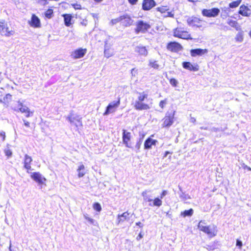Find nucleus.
Instances as JSON below:
<instances>
[{
    "mask_svg": "<svg viewBox=\"0 0 251 251\" xmlns=\"http://www.w3.org/2000/svg\"><path fill=\"white\" fill-rule=\"evenodd\" d=\"M107 43H105V45L104 46V56L106 58H109L110 57L112 56L113 55V53L110 51L109 49H108V47L107 46Z\"/></svg>",
    "mask_w": 251,
    "mask_h": 251,
    "instance_id": "32",
    "label": "nucleus"
},
{
    "mask_svg": "<svg viewBox=\"0 0 251 251\" xmlns=\"http://www.w3.org/2000/svg\"><path fill=\"white\" fill-rule=\"evenodd\" d=\"M65 24L66 26H69L71 24V20L72 16L69 14H66L64 15Z\"/></svg>",
    "mask_w": 251,
    "mask_h": 251,
    "instance_id": "30",
    "label": "nucleus"
},
{
    "mask_svg": "<svg viewBox=\"0 0 251 251\" xmlns=\"http://www.w3.org/2000/svg\"><path fill=\"white\" fill-rule=\"evenodd\" d=\"M180 197L182 199L183 201H186L191 199L190 197L188 195L185 194L182 192H181V194H180Z\"/></svg>",
    "mask_w": 251,
    "mask_h": 251,
    "instance_id": "40",
    "label": "nucleus"
},
{
    "mask_svg": "<svg viewBox=\"0 0 251 251\" xmlns=\"http://www.w3.org/2000/svg\"><path fill=\"white\" fill-rule=\"evenodd\" d=\"M0 136L2 137V140L4 141L5 138V133L4 131H1L0 132Z\"/></svg>",
    "mask_w": 251,
    "mask_h": 251,
    "instance_id": "50",
    "label": "nucleus"
},
{
    "mask_svg": "<svg viewBox=\"0 0 251 251\" xmlns=\"http://www.w3.org/2000/svg\"><path fill=\"white\" fill-rule=\"evenodd\" d=\"M227 24L230 26L235 28L237 30L240 29V26L237 21L232 19H228L227 20Z\"/></svg>",
    "mask_w": 251,
    "mask_h": 251,
    "instance_id": "25",
    "label": "nucleus"
},
{
    "mask_svg": "<svg viewBox=\"0 0 251 251\" xmlns=\"http://www.w3.org/2000/svg\"><path fill=\"white\" fill-rule=\"evenodd\" d=\"M150 192V191L145 190L142 193L141 195L143 197L144 200L146 201L151 202L153 201L151 196L149 195V192Z\"/></svg>",
    "mask_w": 251,
    "mask_h": 251,
    "instance_id": "28",
    "label": "nucleus"
},
{
    "mask_svg": "<svg viewBox=\"0 0 251 251\" xmlns=\"http://www.w3.org/2000/svg\"><path fill=\"white\" fill-rule=\"evenodd\" d=\"M156 141L155 140H153L150 138H148L145 142L144 147L146 149H150L152 145H155V142Z\"/></svg>",
    "mask_w": 251,
    "mask_h": 251,
    "instance_id": "26",
    "label": "nucleus"
},
{
    "mask_svg": "<svg viewBox=\"0 0 251 251\" xmlns=\"http://www.w3.org/2000/svg\"><path fill=\"white\" fill-rule=\"evenodd\" d=\"M48 12V13L47 14L51 13V10H49Z\"/></svg>",
    "mask_w": 251,
    "mask_h": 251,
    "instance_id": "64",
    "label": "nucleus"
},
{
    "mask_svg": "<svg viewBox=\"0 0 251 251\" xmlns=\"http://www.w3.org/2000/svg\"><path fill=\"white\" fill-rule=\"evenodd\" d=\"M167 194V191L166 190H164L161 194V196H160V198L161 199H162L165 196H166V195Z\"/></svg>",
    "mask_w": 251,
    "mask_h": 251,
    "instance_id": "52",
    "label": "nucleus"
},
{
    "mask_svg": "<svg viewBox=\"0 0 251 251\" xmlns=\"http://www.w3.org/2000/svg\"><path fill=\"white\" fill-rule=\"evenodd\" d=\"M198 228L200 230L208 234L210 237H214L217 234L216 226H213V228H211L210 226H206L205 223L202 221L199 223Z\"/></svg>",
    "mask_w": 251,
    "mask_h": 251,
    "instance_id": "2",
    "label": "nucleus"
},
{
    "mask_svg": "<svg viewBox=\"0 0 251 251\" xmlns=\"http://www.w3.org/2000/svg\"><path fill=\"white\" fill-rule=\"evenodd\" d=\"M220 13V10L217 8H214L210 9H203L202 11V14L204 16L208 17H215Z\"/></svg>",
    "mask_w": 251,
    "mask_h": 251,
    "instance_id": "12",
    "label": "nucleus"
},
{
    "mask_svg": "<svg viewBox=\"0 0 251 251\" xmlns=\"http://www.w3.org/2000/svg\"><path fill=\"white\" fill-rule=\"evenodd\" d=\"M182 65L184 68L190 71H197L199 70V66L198 65H193L189 62H183Z\"/></svg>",
    "mask_w": 251,
    "mask_h": 251,
    "instance_id": "19",
    "label": "nucleus"
},
{
    "mask_svg": "<svg viewBox=\"0 0 251 251\" xmlns=\"http://www.w3.org/2000/svg\"><path fill=\"white\" fill-rule=\"evenodd\" d=\"M129 220V213L127 212L123 213L121 215H118L117 218L118 224L123 222L126 220Z\"/></svg>",
    "mask_w": 251,
    "mask_h": 251,
    "instance_id": "23",
    "label": "nucleus"
},
{
    "mask_svg": "<svg viewBox=\"0 0 251 251\" xmlns=\"http://www.w3.org/2000/svg\"><path fill=\"white\" fill-rule=\"evenodd\" d=\"M87 21H83L82 22H81V24L83 25H86L87 24Z\"/></svg>",
    "mask_w": 251,
    "mask_h": 251,
    "instance_id": "60",
    "label": "nucleus"
},
{
    "mask_svg": "<svg viewBox=\"0 0 251 251\" xmlns=\"http://www.w3.org/2000/svg\"><path fill=\"white\" fill-rule=\"evenodd\" d=\"M93 209L98 211V212H100L101 210V205L100 204L98 203V202H95L93 204Z\"/></svg>",
    "mask_w": 251,
    "mask_h": 251,
    "instance_id": "35",
    "label": "nucleus"
},
{
    "mask_svg": "<svg viewBox=\"0 0 251 251\" xmlns=\"http://www.w3.org/2000/svg\"><path fill=\"white\" fill-rule=\"evenodd\" d=\"M153 203L152 204L151 203H149L150 206H156L158 207L162 205V201L161 199L159 198H155L153 201Z\"/></svg>",
    "mask_w": 251,
    "mask_h": 251,
    "instance_id": "34",
    "label": "nucleus"
},
{
    "mask_svg": "<svg viewBox=\"0 0 251 251\" xmlns=\"http://www.w3.org/2000/svg\"><path fill=\"white\" fill-rule=\"evenodd\" d=\"M239 13L243 16L249 17L251 14V10L248 6L242 5L240 7Z\"/></svg>",
    "mask_w": 251,
    "mask_h": 251,
    "instance_id": "16",
    "label": "nucleus"
},
{
    "mask_svg": "<svg viewBox=\"0 0 251 251\" xmlns=\"http://www.w3.org/2000/svg\"><path fill=\"white\" fill-rule=\"evenodd\" d=\"M141 144H142L141 142L140 141H138L136 144V145L135 146V151L136 152H138L139 151Z\"/></svg>",
    "mask_w": 251,
    "mask_h": 251,
    "instance_id": "43",
    "label": "nucleus"
},
{
    "mask_svg": "<svg viewBox=\"0 0 251 251\" xmlns=\"http://www.w3.org/2000/svg\"><path fill=\"white\" fill-rule=\"evenodd\" d=\"M131 134L130 132L127 131L125 129L123 130L122 140L124 145L129 148H132V144L131 142Z\"/></svg>",
    "mask_w": 251,
    "mask_h": 251,
    "instance_id": "7",
    "label": "nucleus"
},
{
    "mask_svg": "<svg viewBox=\"0 0 251 251\" xmlns=\"http://www.w3.org/2000/svg\"><path fill=\"white\" fill-rule=\"evenodd\" d=\"M4 27V24L2 22H0V34H1V32L3 30Z\"/></svg>",
    "mask_w": 251,
    "mask_h": 251,
    "instance_id": "51",
    "label": "nucleus"
},
{
    "mask_svg": "<svg viewBox=\"0 0 251 251\" xmlns=\"http://www.w3.org/2000/svg\"><path fill=\"white\" fill-rule=\"evenodd\" d=\"M14 31L12 30H9L8 28L4 26L3 30L1 32V35H5L6 36H9L13 35Z\"/></svg>",
    "mask_w": 251,
    "mask_h": 251,
    "instance_id": "29",
    "label": "nucleus"
},
{
    "mask_svg": "<svg viewBox=\"0 0 251 251\" xmlns=\"http://www.w3.org/2000/svg\"><path fill=\"white\" fill-rule=\"evenodd\" d=\"M136 225L137 226H140V227H143V225H142V224H141V222H140L136 223Z\"/></svg>",
    "mask_w": 251,
    "mask_h": 251,
    "instance_id": "56",
    "label": "nucleus"
},
{
    "mask_svg": "<svg viewBox=\"0 0 251 251\" xmlns=\"http://www.w3.org/2000/svg\"><path fill=\"white\" fill-rule=\"evenodd\" d=\"M137 100L135 101L134 107L138 110H148L151 108V104H142L140 102L144 101L148 98V94L145 92L138 93Z\"/></svg>",
    "mask_w": 251,
    "mask_h": 251,
    "instance_id": "1",
    "label": "nucleus"
},
{
    "mask_svg": "<svg viewBox=\"0 0 251 251\" xmlns=\"http://www.w3.org/2000/svg\"><path fill=\"white\" fill-rule=\"evenodd\" d=\"M187 22L189 25L198 28L204 27L206 25L205 21L196 17L188 18L187 20Z\"/></svg>",
    "mask_w": 251,
    "mask_h": 251,
    "instance_id": "3",
    "label": "nucleus"
},
{
    "mask_svg": "<svg viewBox=\"0 0 251 251\" xmlns=\"http://www.w3.org/2000/svg\"><path fill=\"white\" fill-rule=\"evenodd\" d=\"M19 111L22 113H27V115H25V117L28 118L31 116L33 112L30 111L29 109L25 105H24L22 102L19 101Z\"/></svg>",
    "mask_w": 251,
    "mask_h": 251,
    "instance_id": "15",
    "label": "nucleus"
},
{
    "mask_svg": "<svg viewBox=\"0 0 251 251\" xmlns=\"http://www.w3.org/2000/svg\"><path fill=\"white\" fill-rule=\"evenodd\" d=\"M244 39V35L242 31L239 32L235 37V41L237 42H242Z\"/></svg>",
    "mask_w": 251,
    "mask_h": 251,
    "instance_id": "33",
    "label": "nucleus"
},
{
    "mask_svg": "<svg viewBox=\"0 0 251 251\" xmlns=\"http://www.w3.org/2000/svg\"><path fill=\"white\" fill-rule=\"evenodd\" d=\"M31 178L36 182L39 185H45L47 179L39 172L31 173L30 175Z\"/></svg>",
    "mask_w": 251,
    "mask_h": 251,
    "instance_id": "6",
    "label": "nucleus"
},
{
    "mask_svg": "<svg viewBox=\"0 0 251 251\" xmlns=\"http://www.w3.org/2000/svg\"><path fill=\"white\" fill-rule=\"evenodd\" d=\"M151 25L146 22H144L143 21H139L136 24V28L135 31L137 33L146 32L149 28H150Z\"/></svg>",
    "mask_w": 251,
    "mask_h": 251,
    "instance_id": "8",
    "label": "nucleus"
},
{
    "mask_svg": "<svg viewBox=\"0 0 251 251\" xmlns=\"http://www.w3.org/2000/svg\"><path fill=\"white\" fill-rule=\"evenodd\" d=\"M174 36L183 39H192L190 35L188 34L187 31L182 30L178 28H176L174 30Z\"/></svg>",
    "mask_w": 251,
    "mask_h": 251,
    "instance_id": "9",
    "label": "nucleus"
},
{
    "mask_svg": "<svg viewBox=\"0 0 251 251\" xmlns=\"http://www.w3.org/2000/svg\"><path fill=\"white\" fill-rule=\"evenodd\" d=\"M168 50L174 52H177L182 50V47L176 42H171L167 46Z\"/></svg>",
    "mask_w": 251,
    "mask_h": 251,
    "instance_id": "14",
    "label": "nucleus"
},
{
    "mask_svg": "<svg viewBox=\"0 0 251 251\" xmlns=\"http://www.w3.org/2000/svg\"><path fill=\"white\" fill-rule=\"evenodd\" d=\"M67 119L71 124H74L76 127L81 126H82L81 118L77 115H75L71 113L67 117Z\"/></svg>",
    "mask_w": 251,
    "mask_h": 251,
    "instance_id": "5",
    "label": "nucleus"
},
{
    "mask_svg": "<svg viewBox=\"0 0 251 251\" xmlns=\"http://www.w3.org/2000/svg\"><path fill=\"white\" fill-rule=\"evenodd\" d=\"M164 17H173L174 14L172 12H169V11H166L165 13H164Z\"/></svg>",
    "mask_w": 251,
    "mask_h": 251,
    "instance_id": "46",
    "label": "nucleus"
},
{
    "mask_svg": "<svg viewBox=\"0 0 251 251\" xmlns=\"http://www.w3.org/2000/svg\"><path fill=\"white\" fill-rule=\"evenodd\" d=\"M128 0V2L132 4V5H134L136 3L137 1L138 0Z\"/></svg>",
    "mask_w": 251,
    "mask_h": 251,
    "instance_id": "53",
    "label": "nucleus"
},
{
    "mask_svg": "<svg viewBox=\"0 0 251 251\" xmlns=\"http://www.w3.org/2000/svg\"><path fill=\"white\" fill-rule=\"evenodd\" d=\"M157 10L160 12L162 13H165L167 11H168V9L167 6H161L159 7L156 8Z\"/></svg>",
    "mask_w": 251,
    "mask_h": 251,
    "instance_id": "41",
    "label": "nucleus"
},
{
    "mask_svg": "<svg viewBox=\"0 0 251 251\" xmlns=\"http://www.w3.org/2000/svg\"><path fill=\"white\" fill-rule=\"evenodd\" d=\"M29 24L32 26L39 27L40 26V20L35 15H33L31 17V21L29 22Z\"/></svg>",
    "mask_w": 251,
    "mask_h": 251,
    "instance_id": "21",
    "label": "nucleus"
},
{
    "mask_svg": "<svg viewBox=\"0 0 251 251\" xmlns=\"http://www.w3.org/2000/svg\"><path fill=\"white\" fill-rule=\"evenodd\" d=\"M141 104H147V103H145L144 102V101H142V102H140ZM150 104L151 105V103Z\"/></svg>",
    "mask_w": 251,
    "mask_h": 251,
    "instance_id": "61",
    "label": "nucleus"
},
{
    "mask_svg": "<svg viewBox=\"0 0 251 251\" xmlns=\"http://www.w3.org/2000/svg\"><path fill=\"white\" fill-rule=\"evenodd\" d=\"M73 7L75 9H81V5L78 4H73Z\"/></svg>",
    "mask_w": 251,
    "mask_h": 251,
    "instance_id": "49",
    "label": "nucleus"
},
{
    "mask_svg": "<svg viewBox=\"0 0 251 251\" xmlns=\"http://www.w3.org/2000/svg\"><path fill=\"white\" fill-rule=\"evenodd\" d=\"M190 121L192 123H195L196 121V119L194 118H191Z\"/></svg>",
    "mask_w": 251,
    "mask_h": 251,
    "instance_id": "59",
    "label": "nucleus"
},
{
    "mask_svg": "<svg viewBox=\"0 0 251 251\" xmlns=\"http://www.w3.org/2000/svg\"><path fill=\"white\" fill-rule=\"evenodd\" d=\"M32 159L30 156L26 154L25 156L24 159V166L25 169L27 170H30L31 169L30 163L32 162Z\"/></svg>",
    "mask_w": 251,
    "mask_h": 251,
    "instance_id": "24",
    "label": "nucleus"
},
{
    "mask_svg": "<svg viewBox=\"0 0 251 251\" xmlns=\"http://www.w3.org/2000/svg\"><path fill=\"white\" fill-rule=\"evenodd\" d=\"M188 0L190 1L194 2V1H197L198 0Z\"/></svg>",
    "mask_w": 251,
    "mask_h": 251,
    "instance_id": "63",
    "label": "nucleus"
},
{
    "mask_svg": "<svg viewBox=\"0 0 251 251\" xmlns=\"http://www.w3.org/2000/svg\"><path fill=\"white\" fill-rule=\"evenodd\" d=\"M24 122V125L27 126V127H29V125H30V123L29 122H28V121H26L25 120H23Z\"/></svg>",
    "mask_w": 251,
    "mask_h": 251,
    "instance_id": "54",
    "label": "nucleus"
},
{
    "mask_svg": "<svg viewBox=\"0 0 251 251\" xmlns=\"http://www.w3.org/2000/svg\"><path fill=\"white\" fill-rule=\"evenodd\" d=\"M170 153V152L169 151H166L165 153L164 157H166L168 155V154H169Z\"/></svg>",
    "mask_w": 251,
    "mask_h": 251,
    "instance_id": "58",
    "label": "nucleus"
},
{
    "mask_svg": "<svg viewBox=\"0 0 251 251\" xmlns=\"http://www.w3.org/2000/svg\"><path fill=\"white\" fill-rule=\"evenodd\" d=\"M135 51L139 53L140 55L147 56L148 54V50L145 47L137 46L135 48Z\"/></svg>",
    "mask_w": 251,
    "mask_h": 251,
    "instance_id": "22",
    "label": "nucleus"
},
{
    "mask_svg": "<svg viewBox=\"0 0 251 251\" xmlns=\"http://www.w3.org/2000/svg\"><path fill=\"white\" fill-rule=\"evenodd\" d=\"M122 21V18H121V16L117 18L112 19L111 22L110 24L112 25H113L117 23L121 22Z\"/></svg>",
    "mask_w": 251,
    "mask_h": 251,
    "instance_id": "38",
    "label": "nucleus"
},
{
    "mask_svg": "<svg viewBox=\"0 0 251 251\" xmlns=\"http://www.w3.org/2000/svg\"><path fill=\"white\" fill-rule=\"evenodd\" d=\"M77 172H78V176L79 177H83L85 174V167L83 164H80L77 169Z\"/></svg>",
    "mask_w": 251,
    "mask_h": 251,
    "instance_id": "27",
    "label": "nucleus"
},
{
    "mask_svg": "<svg viewBox=\"0 0 251 251\" xmlns=\"http://www.w3.org/2000/svg\"><path fill=\"white\" fill-rule=\"evenodd\" d=\"M170 83L172 85H173V86H175V87L176 86V85L178 84L177 81L176 79H175V78L171 79L170 80Z\"/></svg>",
    "mask_w": 251,
    "mask_h": 251,
    "instance_id": "44",
    "label": "nucleus"
},
{
    "mask_svg": "<svg viewBox=\"0 0 251 251\" xmlns=\"http://www.w3.org/2000/svg\"><path fill=\"white\" fill-rule=\"evenodd\" d=\"M244 169H247L248 170L251 171V168L245 165H244Z\"/></svg>",
    "mask_w": 251,
    "mask_h": 251,
    "instance_id": "57",
    "label": "nucleus"
},
{
    "mask_svg": "<svg viewBox=\"0 0 251 251\" xmlns=\"http://www.w3.org/2000/svg\"><path fill=\"white\" fill-rule=\"evenodd\" d=\"M236 246H238L240 249H241L242 246V242L241 241L237 240L236 241Z\"/></svg>",
    "mask_w": 251,
    "mask_h": 251,
    "instance_id": "48",
    "label": "nucleus"
},
{
    "mask_svg": "<svg viewBox=\"0 0 251 251\" xmlns=\"http://www.w3.org/2000/svg\"><path fill=\"white\" fill-rule=\"evenodd\" d=\"M155 6V2L153 0H144L143 2V9L149 10Z\"/></svg>",
    "mask_w": 251,
    "mask_h": 251,
    "instance_id": "18",
    "label": "nucleus"
},
{
    "mask_svg": "<svg viewBox=\"0 0 251 251\" xmlns=\"http://www.w3.org/2000/svg\"><path fill=\"white\" fill-rule=\"evenodd\" d=\"M5 154L8 157H10L12 154V152L10 150H5L4 151Z\"/></svg>",
    "mask_w": 251,
    "mask_h": 251,
    "instance_id": "47",
    "label": "nucleus"
},
{
    "mask_svg": "<svg viewBox=\"0 0 251 251\" xmlns=\"http://www.w3.org/2000/svg\"><path fill=\"white\" fill-rule=\"evenodd\" d=\"M175 113V111H174L172 114L167 113L166 114V116L163 119V127H169L173 124Z\"/></svg>",
    "mask_w": 251,
    "mask_h": 251,
    "instance_id": "10",
    "label": "nucleus"
},
{
    "mask_svg": "<svg viewBox=\"0 0 251 251\" xmlns=\"http://www.w3.org/2000/svg\"><path fill=\"white\" fill-rule=\"evenodd\" d=\"M84 217L86 220H87L88 222H89V223L90 224H94L95 220L93 219L88 217V216L87 214H84Z\"/></svg>",
    "mask_w": 251,
    "mask_h": 251,
    "instance_id": "42",
    "label": "nucleus"
},
{
    "mask_svg": "<svg viewBox=\"0 0 251 251\" xmlns=\"http://www.w3.org/2000/svg\"><path fill=\"white\" fill-rule=\"evenodd\" d=\"M241 2V0H238L237 1H233L229 3V7L231 8H235L237 7Z\"/></svg>",
    "mask_w": 251,
    "mask_h": 251,
    "instance_id": "36",
    "label": "nucleus"
},
{
    "mask_svg": "<svg viewBox=\"0 0 251 251\" xmlns=\"http://www.w3.org/2000/svg\"><path fill=\"white\" fill-rule=\"evenodd\" d=\"M95 1L97 2H101L102 0H94Z\"/></svg>",
    "mask_w": 251,
    "mask_h": 251,
    "instance_id": "62",
    "label": "nucleus"
},
{
    "mask_svg": "<svg viewBox=\"0 0 251 251\" xmlns=\"http://www.w3.org/2000/svg\"><path fill=\"white\" fill-rule=\"evenodd\" d=\"M149 66L154 69H158L159 67V65L157 61L153 59L150 60Z\"/></svg>",
    "mask_w": 251,
    "mask_h": 251,
    "instance_id": "31",
    "label": "nucleus"
},
{
    "mask_svg": "<svg viewBox=\"0 0 251 251\" xmlns=\"http://www.w3.org/2000/svg\"><path fill=\"white\" fill-rule=\"evenodd\" d=\"M167 104V100H161L160 102H159V106L160 107H161V108H164V106H165V105Z\"/></svg>",
    "mask_w": 251,
    "mask_h": 251,
    "instance_id": "45",
    "label": "nucleus"
},
{
    "mask_svg": "<svg viewBox=\"0 0 251 251\" xmlns=\"http://www.w3.org/2000/svg\"><path fill=\"white\" fill-rule=\"evenodd\" d=\"M12 100V95L7 94L4 97L0 96V102L4 104L6 106H8L10 102Z\"/></svg>",
    "mask_w": 251,
    "mask_h": 251,
    "instance_id": "20",
    "label": "nucleus"
},
{
    "mask_svg": "<svg viewBox=\"0 0 251 251\" xmlns=\"http://www.w3.org/2000/svg\"><path fill=\"white\" fill-rule=\"evenodd\" d=\"M86 49L79 48L72 52L71 56L74 59L82 58L86 53Z\"/></svg>",
    "mask_w": 251,
    "mask_h": 251,
    "instance_id": "11",
    "label": "nucleus"
},
{
    "mask_svg": "<svg viewBox=\"0 0 251 251\" xmlns=\"http://www.w3.org/2000/svg\"><path fill=\"white\" fill-rule=\"evenodd\" d=\"M121 18H122L121 22L123 26L127 27L133 24V20L129 15L127 14L122 15L121 16Z\"/></svg>",
    "mask_w": 251,
    "mask_h": 251,
    "instance_id": "13",
    "label": "nucleus"
},
{
    "mask_svg": "<svg viewBox=\"0 0 251 251\" xmlns=\"http://www.w3.org/2000/svg\"><path fill=\"white\" fill-rule=\"evenodd\" d=\"M120 104V98H118L117 101L111 102L107 106L106 109L103 113V115H108L110 113L115 112Z\"/></svg>",
    "mask_w": 251,
    "mask_h": 251,
    "instance_id": "4",
    "label": "nucleus"
},
{
    "mask_svg": "<svg viewBox=\"0 0 251 251\" xmlns=\"http://www.w3.org/2000/svg\"><path fill=\"white\" fill-rule=\"evenodd\" d=\"M193 213V210L192 209H190V210H185L182 213V214L183 215V216L184 217H186V216H191L192 215Z\"/></svg>",
    "mask_w": 251,
    "mask_h": 251,
    "instance_id": "37",
    "label": "nucleus"
},
{
    "mask_svg": "<svg viewBox=\"0 0 251 251\" xmlns=\"http://www.w3.org/2000/svg\"><path fill=\"white\" fill-rule=\"evenodd\" d=\"M207 52L208 50L207 49H197L191 50L190 51V53L192 56H196L197 55H202L207 53Z\"/></svg>",
    "mask_w": 251,
    "mask_h": 251,
    "instance_id": "17",
    "label": "nucleus"
},
{
    "mask_svg": "<svg viewBox=\"0 0 251 251\" xmlns=\"http://www.w3.org/2000/svg\"><path fill=\"white\" fill-rule=\"evenodd\" d=\"M131 74L132 77H137L138 75V70L135 68H133L131 70Z\"/></svg>",
    "mask_w": 251,
    "mask_h": 251,
    "instance_id": "39",
    "label": "nucleus"
},
{
    "mask_svg": "<svg viewBox=\"0 0 251 251\" xmlns=\"http://www.w3.org/2000/svg\"><path fill=\"white\" fill-rule=\"evenodd\" d=\"M143 237V235L141 234V233H140L138 236L137 237L136 239L137 240H139L140 239H141Z\"/></svg>",
    "mask_w": 251,
    "mask_h": 251,
    "instance_id": "55",
    "label": "nucleus"
}]
</instances>
